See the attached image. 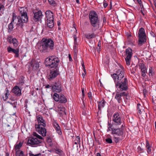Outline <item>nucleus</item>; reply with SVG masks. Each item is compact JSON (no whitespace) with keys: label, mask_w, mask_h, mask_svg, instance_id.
Segmentation results:
<instances>
[{"label":"nucleus","mask_w":156,"mask_h":156,"mask_svg":"<svg viewBox=\"0 0 156 156\" xmlns=\"http://www.w3.org/2000/svg\"><path fill=\"white\" fill-rule=\"evenodd\" d=\"M36 138H37L38 139H41V140H42L43 139V138L42 136L39 135Z\"/></svg>","instance_id":"obj_47"},{"label":"nucleus","mask_w":156,"mask_h":156,"mask_svg":"<svg viewBox=\"0 0 156 156\" xmlns=\"http://www.w3.org/2000/svg\"><path fill=\"white\" fill-rule=\"evenodd\" d=\"M146 147L147 149V152L148 153L150 152L151 151V147L149 145V143L147 142L146 143Z\"/></svg>","instance_id":"obj_33"},{"label":"nucleus","mask_w":156,"mask_h":156,"mask_svg":"<svg viewBox=\"0 0 156 156\" xmlns=\"http://www.w3.org/2000/svg\"><path fill=\"white\" fill-rule=\"evenodd\" d=\"M105 102V101L103 99L102 101L99 102L98 106V109L99 110H101V108H103L104 107Z\"/></svg>","instance_id":"obj_23"},{"label":"nucleus","mask_w":156,"mask_h":156,"mask_svg":"<svg viewBox=\"0 0 156 156\" xmlns=\"http://www.w3.org/2000/svg\"><path fill=\"white\" fill-rule=\"evenodd\" d=\"M17 144L18 145L20 146V147H21L23 143L20 142Z\"/></svg>","instance_id":"obj_53"},{"label":"nucleus","mask_w":156,"mask_h":156,"mask_svg":"<svg viewBox=\"0 0 156 156\" xmlns=\"http://www.w3.org/2000/svg\"><path fill=\"white\" fill-rule=\"evenodd\" d=\"M59 101L61 103H65L67 102V99L63 94H61Z\"/></svg>","instance_id":"obj_22"},{"label":"nucleus","mask_w":156,"mask_h":156,"mask_svg":"<svg viewBox=\"0 0 156 156\" xmlns=\"http://www.w3.org/2000/svg\"><path fill=\"white\" fill-rule=\"evenodd\" d=\"M101 41H99L98 43V47H101Z\"/></svg>","instance_id":"obj_52"},{"label":"nucleus","mask_w":156,"mask_h":156,"mask_svg":"<svg viewBox=\"0 0 156 156\" xmlns=\"http://www.w3.org/2000/svg\"><path fill=\"white\" fill-rule=\"evenodd\" d=\"M85 37L88 39H90L93 38H95L96 37V35L94 33H93L92 34H87L85 35Z\"/></svg>","instance_id":"obj_25"},{"label":"nucleus","mask_w":156,"mask_h":156,"mask_svg":"<svg viewBox=\"0 0 156 156\" xmlns=\"http://www.w3.org/2000/svg\"><path fill=\"white\" fill-rule=\"evenodd\" d=\"M149 76H152L154 74V72L153 70V68L150 67L149 69Z\"/></svg>","instance_id":"obj_34"},{"label":"nucleus","mask_w":156,"mask_h":156,"mask_svg":"<svg viewBox=\"0 0 156 156\" xmlns=\"http://www.w3.org/2000/svg\"><path fill=\"white\" fill-rule=\"evenodd\" d=\"M76 45H75L74 46V47H73L74 51V53H76V51H77V50H76Z\"/></svg>","instance_id":"obj_49"},{"label":"nucleus","mask_w":156,"mask_h":156,"mask_svg":"<svg viewBox=\"0 0 156 156\" xmlns=\"http://www.w3.org/2000/svg\"><path fill=\"white\" fill-rule=\"evenodd\" d=\"M139 68L140 69H142L144 68H146L144 64L143 63H140L139 64Z\"/></svg>","instance_id":"obj_35"},{"label":"nucleus","mask_w":156,"mask_h":156,"mask_svg":"<svg viewBox=\"0 0 156 156\" xmlns=\"http://www.w3.org/2000/svg\"><path fill=\"white\" fill-rule=\"evenodd\" d=\"M113 124L115 125H120L122 121L120 115L118 113L114 114L112 119Z\"/></svg>","instance_id":"obj_14"},{"label":"nucleus","mask_w":156,"mask_h":156,"mask_svg":"<svg viewBox=\"0 0 156 156\" xmlns=\"http://www.w3.org/2000/svg\"><path fill=\"white\" fill-rule=\"evenodd\" d=\"M59 114L60 116L62 117H65L66 115V109L65 107H62L61 106L58 107Z\"/></svg>","instance_id":"obj_19"},{"label":"nucleus","mask_w":156,"mask_h":156,"mask_svg":"<svg viewBox=\"0 0 156 156\" xmlns=\"http://www.w3.org/2000/svg\"><path fill=\"white\" fill-rule=\"evenodd\" d=\"M127 93L125 92H123L121 93L117 92L115 98L117 100L118 103H120L121 101V97L123 96H127Z\"/></svg>","instance_id":"obj_16"},{"label":"nucleus","mask_w":156,"mask_h":156,"mask_svg":"<svg viewBox=\"0 0 156 156\" xmlns=\"http://www.w3.org/2000/svg\"><path fill=\"white\" fill-rule=\"evenodd\" d=\"M19 10L21 16H19L17 17L18 20L17 25L22 28L23 25V23H27L28 22L27 9L21 7Z\"/></svg>","instance_id":"obj_4"},{"label":"nucleus","mask_w":156,"mask_h":156,"mask_svg":"<svg viewBox=\"0 0 156 156\" xmlns=\"http://www.w3.org/2000/svg\"><path fill=\"white\" fill-rule=\"evenodd\" d=\"M69 60L70 61H71L72 60V58L71 57V55L70 54L69 55Z\"/></svg>","instance_id":"obj_54"},{"label":"nucleus","mask_w":156,"mask_h":156,"mask_svg":"<svg viewBox=\"0 0 156 156\" xmlns=\"http://www.w3.org/2000/svg\"><path fill=\"white\" fill-rule=\"evenodd\" d=\"M137 1L139 4H140V3H142V2L141 0H137Z\"/></svg>","instance_id":"obj_59"},{"label":"nucleus","mask_w":156,"mask_h":156,"mask_svg":"<svg viewBox=\"0 0 156 156\" xmlns=\"http://www.w3.org/2000/svg\"><path fill=\"white\" fill-rule=\"evenodd\" d=\"M13 28V23H10L8 25V32H10L12 30Z\"/></svg>","instance_id":"obj_30"},{"label":"nucleus","mask_w":156,"mask_h":156,"mask_svg":"<svg viewBox=\"0 0 156 156\" xmlns=\"http://www.w3.org/2000/svg\"><path fill=\"white\" fill-rule=\"evenodd\" d=\"M20 148L21 147H20V146L18 145L17 144L16 145H15V148H15V150L16 151H17V150L20 149Z\"/></svg>","instance_id":"obj_40"},{"label":"nucleus","mask_w":156,"mask_h":156,"mask_svg":"<svg viewBox=\"0 0 156 156\" xmlns=\"http://www.w3.org/2000/svg\"><path fill=\"white\" fill-rule=\"evenodd\" d=\"M40 65L38 62L32 60L29 65L28 72L30 73L32 71L37 70L39 68Z\"/></svg>","instance_id":"obj_8"},{"label":"nucleus","mask_w":156,"mask_h":156,"mask_svg":"<svg viewBox=\"0 0 156 156\" xmlns=\"http://www.w3.org/2000/svg\"><path fill=\"white\" fill-rule=\"evenodd\" d=\"M105 0H104V2H103L104 3H103V5H104V7L105 8H106L107 6V5H108V4H107V3H106V2H105Z\"/></svg>","instance_id":"obj_43"},{"label":"nucleus","mask_w":156,"mask_h":156,"mask_svg":"<svg viewBox=\"0 0 156 156\" xmlns=\"http://www.w3.org/2000/svg\"><path fill=\"white\" fill-rule=\"evenodd\" d=\"M12 17L16 18V14L14 13H12Z\"/></svg>","instance_id":"obj_61"},{"label":"nucleus","mask_w":156,"mask_h":156,"mask_svg":"<svg viewBox=\"0 0 156 156\" xmlns=\"http://www.w3.org/2000/svg\"><path fill=\"white\" fill-rule=\"evenodd\" d=\"M12 91L17 97H19L22 94L21 90L19 87L17 86H15L13 88Z\"/></svg>","instance_id":"obj_17"},{"label":"nucleus","mask_w":156,"mask_h":156,"mask_svg":"<svg viewBox=\"0 0 156 156\" xmlns=\"http://www.w3.org/2000/svg\"><path fill=\"white\" fill-rule=\"evenodd\" d=\"M4 10V6L1 3H0V12H2Z\"/></svg>","instance_id":"obj_39"},{"label":"nucleus","mask_w":156,"mask_h":156,"mask_svg":"<svg viewBox=\"0 0 156 156\" xmlns=\"http://www.w3.org/2000/svg\"><path fill=\"white\" fill-rule=\"evenodd\" d=\"M9 156V154L8 152H6L5 156Z\"/></svg>","instance_id":"obj_63"},{"label":"nucleus","mask_w":156,"mask_h":156,"mask_svg":"<svg viewBox=\"0 0 156 156\" xmlns=\"http://www.w3.org/2000/svg\"><path fill=\"white\" fill-rule=\"evenodd\" d=\"M59 74V72L58 69H55L51 70L50 74L48 76V79L50 81L52 80Z\"/></svg>","instance_id":"obj_12"},{"label":"nucleus","mask_w":156,"mask_h":156,"mask_svg":"<svg viewBox=\"0 0 156 156\" xmlns=\"http://www.w3.org/2000/svg\"><path fill=\"white\" fill-rule=\"evenodd\" d=\"M88 97L90 99H92V98H91L92 95H91V92H88Z\"/></svg>","instance_id":"obj_44"},{"label":"nucleus","mask_w":156,"mask_h":156,"mask_svg":"<svg viewBox=\"0 0 156 156\" xmlns=\"http://www.w3.org/2000/svg\"><path fill=\"white\" fill-rule=\"evenodd\" d=\"M105 141L108 144H112V139L110 138H108L105 139Z\"/></svg>","instance_id":"obj_36"},{"label":"nucleus","mask_w":156,"mask_h":156,"mask_svg":"<svg viewBox=\"0 0 156 156\" xmlns=\"http://www.w3.org/2000/svg\"><path fill=\"white\" fill-rule=\"evenodd\" d=\"M132 50L130 48H128L126 50V57H125L126 64L129 66L130 65L131 58L132 56Z\"/></svg>","instance_id":"obj_9"},{"label":"nucleus","mask_w":156,"mask_h":156,"mask_svg":"<svg viewBox=\"0 0 156 156\" xmlns=\"http://www.w3.org/2000/svg\"><path fill=\"white\" fill-rule=\"evenodd\" d=\"M48 1L51 4L53 5L55 3V2L53 0H48Z\"/></svg>","instance_id":"obj_45"},{"label":"nucleus","mask_w":156,"mask_h":156,"mask_svg":"<svg viewBox=\"0 0 156 156\" xmlns=\"http://www.w3.org/2000/svg\"><path fill=\"white\" fill-rule=\"evenodd\" d=\"M138 35L139 38L138 44L139 46H141L145 43L146 41V35L144 28L141 27L140 29Z\"/></svg>","instance_id":"obj_7"},{"label":"nucleus","mask_w":156,"mask_h":156,"mask_svg":"<svg viewBox=\"0 0 156 156\" xmlns=\"http://www.w3.org/2000/svg\"><path fill=\"white\" fill-rule=\"evenodd\" d=\"M7 50L9 53L12 52L15 54V57H18L19 56V49L17 48L16 49H14L11 48L10 46L7 48Z\"/></svg>","instance_id":"obj_18"},{"label":"nucleus","mask_w":156,"mask_h":156,"mask_svg":"<svg viewBox=\"0 0 156 156\" xmlns=\"http://www.w3.org/2000/svg\"><path fill=\"white\" fill-rule=\"evenodd\" d=\"M120 136L116 137L114 136V140L116 143H117L119 141L122 140V138L120 137Z\"/></svg>","instance_id":"obj_32"},{"label":"nucleus","mask_w":156,"mask_h":156,"mask_svg":"<svg viewBox=\"0 0 156 156\" xmlns=\"http://www.w3.org/2000/svg\"><path fill=\"white\" fill-rule=\"evenodd\" d=\"M42 140H39L37 138L34 137L29 138L28 140L27 143L28 144L32 145H39L42 142Z\"/></svg>","instance_id":"obj_10"},{"label":"nucleus","mask_w":156,"mask_h":156,"mask_svg":"<svg viewBox=\"0 0 156 156\" xmlns=\"http://www.w3.org/2000/svg\"><path fill=\"white\" fill-rule=\"evenodd\" d=\"M60 95L59 96L58 94L56 93H55L53 96V98L54 100L58 102L59 101V98Z\"/></svg>","instance_id":"obj_27"},{"label":"nucleus","mask_w":156,"mask_h":156,"mask_svg":"<svg viewBox=\"0 0 156 156\" xmlns=\"http://www.w3.org/2000/svg\"><path fill=\"white\" fill-rule=\"evenodd\" d=\"M101 47H98L97 48V51L98 52H99L100 51Z\"/></svg>","instance_id":"obj_55"},{"label":"nucleus","mask_w":156,"mask_h":156,"mask_svg":"<svg viewBox=\"0 0 156 156\" xmlns=\"http://www.w3.org/2000/svg\"><path fill=\"white\" fill-rule=\"evenodd\" d=\"M33 13L34 15L33 19L35 22H37L41 20L43 15L40 10L34 12Z\"/></svg>","instance_id":"obj_15"},{"label":"nucleus","mask_w":156,"mask_h":156,"mask_svg":"<svg viewBox=\"0 0 156 156\" xmlns=\"http://www.w3.org/2000/svg\"><path fill=\"white\" fill-rule=\"evenodd\" d=\"M38 124L35 125V128L36 131L38 133L43 136H46V130L45 128L43 127L46 126V122L43 118L41 116H39L37 119Z\"/></svg>","instance_id":"obj_3"},{"label":"nucleus","mask_w":156,"mask_h":156,"mask_svg":"<svg viewBox=\"0 0 156 156\" xmlns=\"http://www.w3.org/2000/svg\"><path fill=\"white\" fill-rule=\"evenodd\" d=\"M147 72H142V76L144 78H145L146 76V73Z\"/></svg>","instance_id":"obj_46"},{"label":"nucleus","mask_w":156,"mask_h":156,"mask_svg":"<svg viewBox=\"0 0 156 156\" xmlns=\"http://www.w3.org/2000/svg\"><path fill=\"white\" fill-rule=\"evenodd\" d=\"M112 128L110 126L108 127V128L107 129V131L108 132L110 131L111 130H112Z\"/></svg>","instance_id":"obj_48"},{"label":"nucleus","mask_w":156,"mask_h":156,"mask_svg":"<svg viewBox=\"0 0 156 156\" xmlns=\"http://www.w3.org/2000/svg\"><path fill=\"white\" fill-rule=\"evenodd\" d=\"M119 66L120 68L111 76L117 90L120 91H126L128 89V80L127 78L124 77L125 73L123 68L120 64Z\"/></svg>","instance_id":"obj_1"},{"label":"nucleus","mask_w":156,"mask_h":156,"mask_svg":"<svg viewBox=\"0 0 156 156\" xmlns=\"http://www.w3.org/2000/svg\"><path fill=\"white\" fill-rule=\"evenodd\" d=\"M33 135L34 136H36V137H37L38 135L36 132H34L33 133Z\"/></svg>","instance_id":"obj_51"},{"label":"nucleus","mask_w":156,"mask_h":156,"mask_svg":"<svg viewBox=\"0 0 156 156\" xmlns=\"http://www.w3.org/2000/svg\"><path fill=\"white\" fill-rule=\"evenodd\" d=\"M41 154L39 153L38 154H36L34 155V156H41Z\"/></svg>","instance_id":"obj_62"},{"label":"nucleus","mask_w":156,"mask_h":156,"mask_svg":"<svg viewBox=\"0 0 156 156\" xmlns=\"http://www.w3.org/2000/svg\"><path fill=\"white\" fill-rule=\"evenodd\" d=\"M47 23L48 27L52 28L54 26V20H47Z\"/></svg>","instance_id":"obj_24"},{"label":"nucleus","mask_w":156,"mask_h":156,"mask_svg":"<svg viewBox=\"0 0 156 156\" xmlns=\"http://www.w3.org/2000/svg\"><path fill=\"white\" fill-rule=\"evenodd\" d=\"M73 37H74V44H75V45H76H76L77 44V42H76L77 37L75 35H73Z\"/></svg>","instance_id":"obj_41"},{"label":"nucleus","mask_w":156,"mask_h":156,"mask_svg":"<svg viewBox=\"0 0 156 156\" xmlns=\"http://www.w3.org/2000/svg\"><path fill=\"white\" fill-rule=\"evenodd\" d=\"M15 155L16 156H24L23 152L19 150L16 151Z\"/></svg>","instance_id":"obj_29"},{"label":"nucleus","mask_w":156,"mask_h":156,"mask_svg":"<svg viewBox=\"0 0 156 156\" xmlns=\"http://www.w3.org/2000/svg\"><path fill=\"white\" fill-rule=\"evenodd\" d=\"M54 46V43L52 39L43 38L40 43L39 48L42 53L50 52L53 50Z\"/></svg>","instance_id":"obj_2"},{"label":"nucleus","mask_w":156,"mask_h":156,"mask_svg":"<svg viewBox=\"0 0 156 156\" xmlns=\"http://www.w3.org/2000/svg\"><path fill=\"white\" fill-rule=\"evenodd\" d=\"M6 92L5 94V97H3V98L4 101L6 100L8 98V95H9V91L8 90V88H6L5 89Z\"/></svg>","instance_id":"obj_31"},{"label":"nucleus","mask_w":156,"mask_h":156,"mask_svg":"<svg viewBox=\"0 0 156 156\" xmlns=\"http://www.w3.org/2000/svg\"><path fill=\"white\" fill-rule=\"evenodd\" d=\"M59 60L58 58L51 56L46 59L44 62L45 64L47 66H49L50 68H55L57 69Z\"/></svg>","instance_id":"obj_6"},{"label":"nucleus","mask_w":156,"mask_h":156,"mask_svg":"<svg viewBox=\"0 0 156 156\" xmlns=\"http://www.w3.org/2000/svg\"><path fill=\"white\" fill-rule=\"evenodd\" d=\"M82 92L83 96H84V88L82 89Z\"/></svg>","instance_id":"obj_58"},{"label":"nucleus","mask_w":156,"mask_h":156,"mask_svg":"<svg viewBox=\"0 0 156 156\" xmlns=\"http://www.w3.org/2000/svg\"><path fill=\"white\" fill-rule=\"evenodd\" d=\"M15 18L14 17H12V21H11V23H13V22H14V21L15 20V18Z\"/></svg>","instance_id":"obj_56"},{"label":"nucleus","mask_w":156,"mask_h":156,"mask_svg":"<svg viewBox=\"0 0 156 156\" xmlns=\"http://www.w3.org/2000/svg\"><path fill=\"white\" fill-rule=\"evenodd\" d=\"M62 85L60 82H55L51 87V90L54 92L59 93L62 91Z\"/></svg>","instance_id":"obj_11"},{"label":"nucleus","mask_w":156,"mask_h":156,"mask_svg":"<svg viewBox=\"0 0 156 156\" xmlns=\"http://www.w3.org/2000/svg\"><path fill=\"white\" fill-rule=\"evenodd\" d=\"M47 141L48 143H50V146L52 145V140L51 138L50 137H47Z\"/></svg>","instance_id":"obj_38"},{"label":"nucleus","mask_w":156,"mask_h":156,"mask_svg":"<svg viewBox=\"0 0 156 156\" xmlns=\"http://www.w3.org/2000/svg\"><path fill=\"white\" fill-rule=\"evenodd\" d=\"M55 151L56 153L60 156H64V152L61 149L56 148L55 149Z\"/></svg>","instance_id":"obj_26"},{"label":"nucleus","mask_w":156,"mask_h":156,"mask_svg":"<svg viewBox=\"0 0 156 156\" xmlns=\"http://www.w3.org/2000/svg\"><path fill=\"white\" fill-rule=\"evenodd\" d=\"M45 14L47 20H54L53 13L51 11H47L45 12Z\"/></svg>","instance_id":"obj_20"},{"label":"nucleus","mask_w":156,"mask_h":156,"mask_svg":"<svg viewBox=\"0 0 156 156\" xmlns=\"http://www.w3.org/2000/svg\"><path fill=\"white\" fill-rule=\"evenodd\" d=\"M89 19L91 25L96 29L99 27V21L98 15L95 12L91 11L89 14Z\"/></svg>","instance_id":"obj_5"},{"label":"nucleus","mask_w":156,"mask_h":156,"mask_svg":"<svg viewBox=\"0 0 156 156\" xmlns=\"http://www.w3.org/2000/svg\"><path fill=\"white\" fill-rule=\"evenodd\" d=\"M140 107H142L140 104H138L137 105V109L138 110V113L139 114H141V109L140 108Z\"/></svg>","instance_id":"obj_37"},{"label":"nucleus","mask_w":156,"mask_h":156,"mask_svg":"<svg viewBox=\"0 0 156 156\" xmlns=\"http://www.w3.org/2000/svg\"><path fill=\"white\" fill-rule=\"evenodd\" d=\"M140 6L141 8V9H144V6L143 5V4H142V3H140Z\"/></svg>","instance_id":"obj_57"},{"label":"nucleus","mask_w":156,"mask_h":156,"mask_svg":"<svg viewBox=\"0 0 156 156\" xmlns=\"http://www.w3.org/2000/svg\"><path fill=\"white\" fill-rule=\"evenodd\" d=\"M53 126L55 130H56L58 133L59 135H61L62 132L61 130L60 127L58 124L57 122H55L53 124Z\"/></svg>","instance_id":"obj_21"},{"label":"nucleus","mask_w":156,"mask_h":156,"mask_svg":"<svg viewBox=\"0 0 156 156\" xmlns=\"http://www.w3.org/2000/svg\"><path fill=\"white\" fill-rule=\"evenodd\" d=\"M111 134L114 136H122L123 134L122 130L121 128H114L112 127V129Z\"/></svg>","instance_id":"obj_13"},{"label":"nucleus","mask_w":156,"mask_h":156,"mask_svg":"<svg viewBox=\"0 0 156 156\" xmlns=\"http://www.w3.org/2000/svg\"><path fill=\"white\" fill-rule=\"evenodd\" d=\"M52 86V85L51 86H50L49 85H47L45 86V87L46 88H50L51 89V87Z\"/></svg>","instance_id":"obj_50"},{"label":"nucleus","mask_w":156,"mask_h":156,"mask_svg":"<svg viewBox=\"0 0 156 156\" xmlns=\"http://www.w3.org/2000/svg\"><path fill=\"white\" fill-rule=\"evenodd\" d=\"M101 156V154L99 153H97L96 156Z\"/></svg>","instance_id":"obj_64"},{"label":"nucleus","mask_w":156,"mask_h":156,"mask_svg":"<svg viewBox=\"0 0 156 156\" xmlns=\"http://www.w3.org/2000/svg\"><path fill=\"white\" fill-rule=\"evenodd\" d=\"M11 42L12 43H13L14 47L16 48L18 46V41L15 38H13L11 40Z\"/></svg>","instance_id":"obj_28"},{"label":"nucleus","mask_w":156,"mask_h":156,"mask_svg":"<svg viewBox=\"0 0 156 156\" xmlns=\"http://www.w3.org/2000/svg\"><path fill=\"white\" fill-rule=\"evenodd\" d=\"M29 154L30 156H34V155H35L31 153H29Z\"/></svg>","instance_id":"obj_60"},{"label":"nucleus","mask_w":156,"mask_h":156,"mask_svg":"<svg viewBox=\"0 0 156 156\" xmlns=\"http://www.w3.org/2000/svg\"><path fill=\"white\" fill-rule=\"evenodd\" d=\"M141 73L142 72H147V68H144L141 69Z\"/></svg>","instance_id":"obj_42"}]
</instances>
